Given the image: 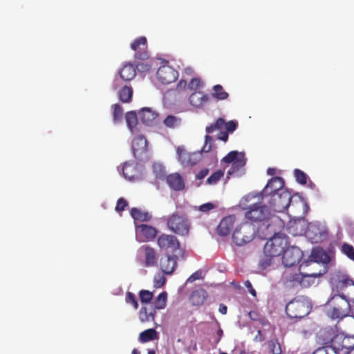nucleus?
I'll use <instances>...</instances> for the list:
<instances>
[{"label":"nucleus","instance_id":"nucleus-1","mask_svg":"<svg viewBox=\"0 0 354 354\" xmlns=\"http://www.w3.org/2000/svg\"><path fill=\"white\" fill-rule=\"evenodd\" d=\"M310 310V301L307 297L304 296L295 297L286 306V313L292 319H301L308 315Z\"/></svg>","mask_w":354,"mask_h":354},{"label":"nucleus","instance_id":"nucleus-2","mask_svg":"<svg viewBox=\"0 0 354 354\" xmlns=\"http://www.w3.org/2000/svg\"><path fill=\"white\" fill-rule=\"evenodd\" d=\"M167 227L180 236H187L189 233L191 223L185 214L173 213L167 219Z\"/></svg>","mask_w":354,"mask_h":354},{"label":"nucleus","instance_id":"nucleus-3","mask_svg":"<svg viewBox=\"0 0 354 354\" xmlns=\"http://www.w3.org/2000/svg\"><path fill=\"white\" fill-rule=\"evenodd\" d=\"M256 230L254 226L248 222H244L238 225L233 234L232 240L239 246L250 242L254 237Z\"/></svg>","mask_w":354,"mask_h":354},{"label":"nucleus","instance_id":"nucleus-4","mask_svg":"<svg viewBox=\"0 0 354 354\" xmlns=\"http://www.w3.org/2000/svg\"><path fill=\"white\" fill-rule=\"evenodd\" d=\"M333 301L334 306L333 307L330 316L332 319H339L336 326L339 329L342 330V324L344 322L343 319L348 317L351 310L350 304H348L346 299L341 298V297L338 295L333 297Z\"/></svg>","mask_w":354,"mask_h":354},{"label":"nucleus","instance_id":"nucleus-5","mask_svg":"<svg viewBox=\"0 0 354 354\" xmlns=\"http://www.w3.org/2000/svg\"><path fill=\"white\" fill-rule=\"evenodd\" d=\"M287 244L288 240L286 236H274L265 244L263 254L279 257L283 253Z\"/></svg>","mask_w":354,"mask_h":354},{"label":"nucleus","instance_id":"nucleus-6","mask_svg":"<svg viewBox=\"0 0 354 354\" xmlns=\"http://www.w3.org/2000/svg\"><path fill=\"white\" fill-rule=\"evenodd\" d=\"M281 227V221L277 217L272 218L263 222L259 227V236L261 239L268 240L274 236H283L279 234Z\"/></svg>","mask_w":354,"mask_h":354},{"label":"nucleus","instance_id":"nucleus-7","mask_svg":"<svg viewBox=\"0 0 354 354\" xmlns=\"http://www.w3.org/2000/svg\"><path fill=\"white\" fill-rule=\"evenodd\" d=\"M246 158L243 152H238L232 151L229 152L222 159V162L225 163H232L231 168L227 171V174L231 176L238 173L246 163Z\"/></svg>","mask_w":354,"mask_h":354},{"label":"nucleus","instance_id":"nucleus-8","mask_svg":"<svg viewBox=\"0 0 354 354\" xmlns=\"http://www.w3.org/2000/svg\"><path fill=\"white\" fill-rule=\"evenodd\" d=\"M292 196L288 190H281L279 193H274L270 196L269 204L276 212H283L290 205Z\"/></svg>","mask_w":354,"mask_h":354},{"label":"nucleus","instance_id":"nucleus-9","mask_svg":"<svg viewBox=\"0 0 354 354\" xmlns=\"http://www.w3.org/2000/svg\"><path fill=\"white\" fill-rule=\"evenodd\" d=\"M157 244L160 249L170 251L172 254L182 253L180 242L174 235L162 234L157 239Z\"/></svg>","mask_w":354,"mask_h":354},{"label":"nucleus","instance_id":"nucleus-10","mask_svg":"<svg viewBox=\"0 0 354 354\" xmlns=\"http://www.w3.org/2000/svg\"><path fill=\"white\" fill-rule=\"evenodd\" d=\"M270 212L267 207L261 206L259 203L250 206L245 213V218L252 222L263 221L268 218Z\"/></svg>","mask_w":354,"mask_h":354},{"label":"nucleus","instance_id":"nucleus-11","mask_svg":"<svg viewBox=\"0 0 354 354\" xmlns=\"http://www.w3.org/2000/svg\"><path fill=\"white\" fill-rule=\"evenodd\" d=\"M303 257L302 251L296 246L287 248L282 257V262L286 267H292L299 263Z\"/></svg>","mask_w":354,"mask_h":354},{"label":"nucleus","instance_id":"nucleus-12","mask_svg":"<svg viewBox=\"0 0 354 354\" xmlns=\"http://www.w3.org/2000/svg\"><path fill=\"white\" fill-rule=\"evenodd\" d=\"M321 274L310 273L307 274H302L300 272L295 273H287L284 277L285 284L288 287H295L300 286L301 287H307L309 286L308 283H306V278L308 277H316Z\"/></svg>","mask_w":354,"mask_h":354},{"label":"nucleus","instance_id":"nucleus-13","mask_svg":"<svg viewBox=\"0 0 354 354\" xmlns=\"http://www.w3.org/2000/svg\"><path fill=\"white\" fill-rule=\"evenodd\" d=\"M178 73L169 65L161 66L156 72L158 80L162 84H169L176 80Z\"/></svg>","mask_w":354,"mask_h":354},{"label":"nucleus","instance_id":"nucleus-14","mask_svg":"<svg viewBox=\"0 0 354 354\" xmlns=\"http://www.w3.org/2000/svg\"><path fill=\"white\" fill-rule=\"evenodd\" d=\"M132 150L134 157L143 160L147 158V140L142 136H136L132 142Z\"/></svg>","mask_w":354,"mask_h":354},{"label":"nucleus","instance_id":"nucleus-15","mask_svg":"<svg viewBox=\"0 0 354 354\" xmlns=\"http://www.w3.org/2000/svg\"><path fill=\"white\" fill-rule=\"evenodd\" d=\"M238 127V122L236 120H230L227 122L222 118H218L216 122L206 127V132L212 133L216 130H222L223 128L228 133L234 132Z\"/></svg>","mask_w":354,"mask_h":354},{"label":"nucleus","instance_id":"nucleus-16","mask_svg":"<svg viewBox=\"0 0 354 354\" xmlns=\"http://www.w3.org/2000/svg\"><path fill=\"white\" fill-rule=\"evenodd\" d=\"M147 38L140 37L135 39L131 44V48L136 52L135 57L138 59L145 61L148 59L149 55L147 49Z\"/></svg>","mask_w":354,"mask_h":354},{"label":"nucleus","instance_id":"nucleus-17","mask_svg":"<svg viewBox=\"0 0 354 354\" xmlns=\"http://www.w3.org/2000/svg\"><path fill=\"white\" fill-rule=\"evenodd\" d=\"M122 170L123 176L129 181H136L141 178V170L136 162H124Z\"/></svg>","mask_w":354,"mask_h":354},{"label":"nucleus","instance_id":"nucleus-18","mask_svg":"<svg viewBox=\"0 0 354 354\" xmlns=\"http://www.w3.org/2000/svg\"><path fill=\"white\" fill-rule=\"evenodd\" d=\"M139 251L144 254L145 267H155L158 265V255L156 250L148 245L141 246Z\"/></svg>","mask_w":354,"mask_h":354},{"label":"nucleus","instance_id":"nucleus-19","mask_svg":"<svg viewBox=\"0 0 354 354\" xmlns=\"http://www.w3.org/2000/svg\"><path fill=\"white\" fill-rule=\"evenodd\" d=\"M283 186L284 181L282 178L278 176L272 178L263 189L261 193L262 197L272 196L274 193H279L281 190H285Z\"/></svg>","mask_w":354,"mask_h":354},{"label":"nucleus","instance_id":"nucleus-20","mask_svg":"<svg viewBox=\"0 0 354 354\" xmlns=\"http://www.w3.org/2000/svg\"><path fill=\"white\" fill-rule=\"evenodd\" d=\"M178 254H166L160 260V268L166 274H171L177 266Z\"/></svg>","mask_w":354,"mask_h":354},{"label":"nucleus","instance_id":"nucleus-21","mask_svg":"<svg viewBox=\"0 0 354 354\" xmlns=\"http://www.w3.org/2000/svg\"><path fill=\"white\" fill-rule=\"evenodd\" d=\"M136 232L141 236L140 241L148 242L153 241L158 234V230L151 225L140 224L136 225Z\"/></svg>","mask_w":354,"mask_h":354},{"label":"nucleus","instance_id":"nucleus-22","mask_svg":"<svg viewBox=\"0 0 354 354\" xmlns=\"http://www.w3.org/2000/svg\"><path fill=\"white\" fill-rule=\"evenodd\" d=\"M339 287L343 292L338 296L346 299L348 304L354 303V281L348 278H343L339 281Z\"/></svg>","mask_w":354,"mask_h":354},{"label":"nucleus","instance_id":"nucleus-23","mask_svg":"<svg viewBox=\"0 0 354 354\" xmlns=\"http://www.w3.org/2000/svg\"><path fill=\"white\" fill-rule=\"evenodd\" d=\"M177 153L179 161L185 167L194 165L199 161L200 157L198 153L187 152L182 147L177 148Z\"/></svg>","mask_w":354,"mask_h":354},{"label":"nucleus","instance_id":"nucleus-24","mask_svg":"<svg viewBox=\"0 0 354 354\" xmlns=\"http://www.w3.org/2000/svg\"><path fill=\"white\" fill-rule=\"evenodd\" d=\"M236 221V217L234 215H229L224 217L219 223L217 227L218 234L225 236L230 234L234 223Z\"/></svg>","mask_w":354,"mask_h":354},{"label":"nucleus","instance_id":"nucleus-25","mask_svg":"<svg viewBox=\"0 0 354 354\" xmlns=\"http://www.w3.org/2000/svg\"><path fill=\"white\" fill-rule=\"evenodd\" d=\"M139 116L142 123L151 126L156 123L158 113L150 108H143L140 110Z\"/></svg>","mask_w":354,"mask_h":354},{"label":"nucleus","instance_id":"nucleus-26","mask_svg":"<svg viewBox=\"0 0 354 354\" xmlns=\"http://www.w3.org/2000/svg\"><path fill=\"white\" fill-rule=\"evenodd\" d=\"M169 187L175 191H181L185 188V183L178 173L171 174L167 176Z\"/></svg>","mask_w":354,"mask_h":354},{"label":"nucleus","instance_id":"nucleus-27","mask_svg":"<svg viewBox=\"0 0 354 354\" xmlns=\"http://www.w3.org/2000/svg\"><path fill=\"white\" fill-rule=\"evenodd\" d=\"M209 100V97L207 94L201 91L193 92L189 98V103L192 106L196 108L203 106Z\"/></svg>","mask_w":354,"mask_h":354},{"label":"nucleus","instance_id":"nucleus-28","mask_svg":"<svg viewBox=\"0 0 354 354\" xmlns=\"http://www.w3.org/2000/svg\"><path fill=\"white\" fill-rule=\"evenodd\" d=\"M208 297L207 291L203 288L192 292L190 296V301L194 306H201L206 301Z\"/></svg>","mask_w":354,"mask_h":354},{"label":"nucleus","instance_id":"nucleus-29","mask_svg":"<svg viewBox=\"0 0 354 354\" xmlns=\"http://www.w3.org/2000/svg\"><path fill=\"white\" fill-rule=\"evenodd\" d=\"M341 340L344 341L342 336L338 335H334L330 338V344L332 348L319 350V353L320 354H329L330 353L332 354H337V353L335 351V349L342 350L346 347V346H344L343 344H339V342Z\"/></svg>","mask_w":354,"mask_h":354},{"label":"nucleus","instance_id":"nucleus-30","mask_svg":"<svg viewBox=\"0 0 354 354\" xmlns=\"http://www.w3.org/2000/svg\"><path fill=\"white\" fill-rule=\"evenodd\" d=\"M121 79L124 81H130L136 75V68L130 63L125 64L119 72Z\"/></svg>","mask_w":354,"mask_h":354},{"label":"nucleus","instance_id":"nucleus-31","mask_svg":"<svg viewBox=\"0 0 354 354\" xmlns=\"http://www.w3.org/2000/svg\"><path fill=\"white\" fill-rule=\"evenodd\" d=\"M130 214L135 221L141 222L149 221L152 218V216L149 212L142 211L137 207L131 208Z\"/></svg>","mask_w":354,"mask_h":354},{"label":"nucleus","instance_id":"nucleus-32","mask_svg":"<svg viewBox=\"0 0 354 354\" xmlns=\"http://www.w3.org/2000/svg\"><path fill=\"white\" fill-rule=\"evenodd\" d=\"M267 347L271 354H282L283 351L279 339L272 338L267 342Z\"/></svg>","mask_w":354,"mask_h":354},{"label":"nucleus","instance_id":"nucleus-33","mask_svg":"<svg viewBox=\"0 0 354 354\" xmlns=\"http://www.w3.org/2000/svg\"><path fill=\"white\" fill-rule=\"evenodd\" d=\"M133 89L131 87L124 86L119 91V99L123 103H129L131 101Z\"/></svg>","mask_w":354,"mask_h":354},{"label":"nucleus","instance_id":"nucleus-34","mask_svg":"<svg viewBox=\"0 0 354 354\" xmlns=\"http://www.w3.org/2000/svg\"><path fill=\"white\" fill-rule=\"evenodd\" d=\"M157 337V333L155 329L150 328L141 332L139 335V342L145 343L155 339Z\"/></svg>","mask_w":354,"mask_h":354},{"label":"nucleus","instance_id":"nucleus-35","mask_svg":"<svg viewBox=\"0 0 354 354\" xmlns=\"http://www.w3.org/2000/svg\"><path fill=\"white\" fill-rule=\"evenodd\" d=\"M156 313L155 309L148 312L147 307H142L139 312V318L142 322H149L151 319L153 320Z\"/></svg>","mask_w":354,"mask_h":354},{"label":"nucleus","instance_id":"nucleus-36","mask_svg":"<svg viewBox=\"0 0 354 354\" xmlns=\"http://www.w3.org/2000/svg\"><path fill=\"white\" fill-rule=\"evenodd\" d=\"M125 118L128 127L133 132L138 124L136 113L135 111H129L126 113Z\"/></svg>","mask_w":354,"mask_h":354},{"label":"nucleus","instance_id":"nucleus-37","mask_svg":"<svg viewBox=\"0 0 354 354\" xmlns=\"http://www.w3.org/2000/svg\"><path fill=\"white\" fill-rule=\"evenodd\" d=\"M212 96L218 100H224L228 97L229 94L224 91L221 85L216 84L213 86Z\"/></svg>","mask_w":354,"mask_h":354},{"label":"nucleus","instance_id":"nucleus-38","mask_svg":"<svg viewBox=\"0 0 354 354\" xmlns=\"http://www.w3.org/2000/svg\"><path fill=\"white\" fill-rule=\"evenodd\" d=\"M181 119L178 117L169 115H167L164 121V124L169 128H176L180 124Z\"/></svg>","mask_w":354,"mask_h":354},{"label":"nucleus","instance_id":"nucleus-39","mask_svg":"<svg viewBox=\"0 0 354 354\" xmlns=\"http://www.w3.org/2000/svg\"><path fill=\"white\" fill-rule=\"evenodd\" d=\"M167 299V293L166 292H161L156 299L154 305L156 309H163L166 306Z\"/></svg>","mask_w":354,"mask_h":354},{"label":"nucleus","instance_id":"nucleus-40","mask_svg":"<svg viewBox=\"0 0 354 354\" xmlns=\"http://www.w3.org/2000/svg\"><path fill=\"white\" fill-rule=\"evenodd\" d=\"M341 252L354 261V248L353 245L347 243H344L341 247Z\"/></svg>","mask_w":354,"mask_h":354},{"label":"nucleus","instance_id":"nucleus-41","mask_svg":"<svg viewBox=\"0 0 354 354\" xmlns=\"http://www.w3.org/2000/svg\"><path fill=\"white\" fill-rule=\"evenodd\" d=\"M113 119L115 122L121 120L123 116V109L122 106L118 104L113 105Z\"/></svg>","mask_w":354,"mask_h":354},{"label":"nucleus","instance_id":"nucleus-42","mask_svg":"<svg viewBox=\"0 0 354 354\" xmlns=\"http://www.w3.org/2000/svg\"><path fill=\"white\" fill-rule=\"evenodd\" d=\"M275 257L264 254V256L261 259L259 266L262 269H267L273 264V260Z\"/></svg>","mask_w":354,"mask_h":354},{"label":"nucleus","instance_id":"nucleus-43","mask_svg":"<svg viewBox=\"0 0 354 354\" xmlns=\"http://www.w3.org/2000/svg\"><path fill=\"white\" fill-rule=\"evenodd\" d=\"M224 172L219 169L215 172H214L207 179V183L209 185H215L216 184L219 180L223 176Z\"/></svg>","mask_w":354,"mask_h":354},{"label":"nucleus","instance_id":"nucleus-44","mask_svg":"<svg viewBox=\"0 0 354 354\" xmlns=\"http://www.w3.org/2000/svg\"><path fill=\"white\" fill-rule=\"evenodd\" d=\"M295 177L297 183L301 185H305L307 182V175L299 169H295L294 171Z\"/></svg>","mask_w":354,"mask_h":354},{"label":"nucleus","instance_id":"nucleus-45","mask_svg":"<svg viewBox=\"0 0 354 354\" xmlns=\"http://www.w3.org/2000/svg\"><path fill=\"white\" fill-rule=\"evenodd\" d=\"M153 292L146 290H142L139 292V297L142 303H149L153 298Z\"/></svg>","mask_w":354,"mask_h":354},{"label":"nucleus","instance_id":"nucleus-46","mask_svg":"<svg viewBox=\"0 0 354 354\" xmlns=\"http://www.w3.org/2000/svg\"><path fill=\"white\" fill-rule=\"evenodd\" d=\"M125 301L127 304H130L135 309L138 308V303L136 299V295L131 292H127L125 297Z\"/></svg>","mask_w":354,"mask_h":354},{"label":"nucleus","instance_id":"nucleus-47","mask_svg":"<svg viewBox=\"0 0 354 354\" xmlns=\"http://www.w3.org/2000/svg\"><path fill=\"white\" fill-rule=\"evenodd\" d=\"M166 282V278L162 274H156L153 279V286L156 288H160L162 287Z\"/></svg>","mask_w":354,"mask_h":354},{"label":"nucleus","instance_id":"nucleus-48","mask_svg":"<svg viewBox=\"0 0 354 354\" xmlns=\"http://www.w3.org/2000/svg\"><path fill=\"white\" fill-rule=\"evenodd\" d=\"M326 256V254L322 249H313L311 253V257L315 262H318L321 260L322 256Z\"/></svg>","mask_w":354,"mask_h":354},{"label":"nucleus","instance_id":"nucleus-49","mask_svg":"<svg viewBox=\"0 0 354 354\" xmlns=\"http://www.w3.org/2000/svg\"><path fill=\"white\" fill-rule=\"evenodd\" d=\"M201 80L198 77H192L189 83L188 84V88L189 90H197L201 86Z\"/></svg>","mask_w":354,"mask_h":354},{"label":"nucleus","instance_id":"nucleus-50","mask_svg":"<svg viewBox=\"0 0 354 354\" xmlns=\"http://www.w3.org/2000/svg\"><path fill=\"white\" fill-rule=\"evenodd\" d=\"M128 205V202L127 200H125L124 198H120L118 201L115 206V211L118 212H122L124 210L125 207Z\"/></svg>","mask_w":354,"mask_h":354},{"label":"nucleus","instance_id":"nucleus-51","mask_svg":"<svg viewBox=\"0 0 354 354\" xmlns=\"http://www.w3.org/2000/svg\"><path fill=\"white\" fill-rule=\"evenodd\" d=\"M151 68V64L147 62L138 63L136 66L137 70L140 73H147L150 71Z\"/></svg>","mask_w":354,"mask_h":354},{"label":"nucleus","instance_id":"nucleus-52","mask_svg":"<svg viewBox=\"0 0 354 354\" xmlns=\"http://www.w3.org/2000/svg\"><path fill=\"white\" fill-rule=\"evenodd\" d=\"M212 138L209 135H206L205 137V145L202 148V151L205 153L209 152L212 149Z\"/></svg>","mask_w":354,"mask_h":354},{"label":"nucleus","instance_id":"nucleus-53","mask_svg":"<svg viewBox=\"0 0 354 354\" xmlns=\"http://www.w3.org/2000/svg\"><path fill=\"white\" fill-rule=\"evenodd\" d=\"M216 207L215 205L212 203H206L199 206L198 209L205 213H208Z\"/></svg>","mask_w":354,"mask_h":354},{"label":"nucleus","instance_id":"nucleus-54","mask_svg":"<svg viewBox=\"0 0 354 354\" xmlns=\"http://www.w3.org/2000/svg\"><path fill=\"white\" fill-rule=\"evenodd\" d=\"M201 279H202V271L197 270L187 279V283H193L194 281Z\"/></svg>","mask_w":354,"mask_h":354},{"label":"nucleus","instance_id":"nucleus-55","mask_svg":"<svg viewBox=\"0 0 354 354\" xmlns=\"http://www.w3.org/2000/svg\"><path fill=\"white\" fill-rule=\"evenodd\" d=\"M219 133L217 134V139L222 140L223 142H227L228 140V132L223 131L222 130H218Z\"/></svg>","mask_w":354,"mask_h":354},{"label":"nucleus","instance_id":"nucleus-56","mask_svg":"<svg viewBox=\"0 0 354 354\" xmlns=\"http://www.w3.org/2000/svg\"><path fill=\"white\" fill-rule=\"evenodd\" d=\"M244 285L248 288L249 292L253 297H256L257 292H256V290L252 287V285L251 282L250 281L247 280V281H245Z\"/></svg>","mask_w":354,"mask_h":354},{"label":"nucleus","instance_id":"nucleus-57","mask_svg":"<svg viewBox=\"0 0 354 354\" xmlns=\"http://www.w3.org/2000/svg\"><path fill=\"white\" fill-rule=\"evenodd\" d=\"M188 88L187 82L184 78L180 80L177 84L176 89L178 91L185 90L186 88Z\"/></svg>","mask_w":354,"mask_h":354},{"label":"nucleus","instance_id":"nucleus-58","mask_svg":"<svg viewBox=\"0 0 354 354\" xmlns=\"http://www.w3.org/2000/svg\"><path fill=\"white\" fill-rule=\"evenodd\" d=\"M209 174V169L204 168L201 169L196 176V178L201 180L203 179Z\"/></svg>","mask_w":354,"mask_h":354},{"label":"nucleus","instance_id":"nucleus-59","mask_svg":"<svg viewBox=\"0 0 354 354\" xmlns=\"http://www.w3.org/2000/svg\"><path fill=\"white\" fill-rule=\"evenodd\" d=\"M194 71L192 68H190V67L185 68L183 72V78L192 77L194 74Z\"/></svg>","mask_w":354,"mask_h":354},{"label":"nucleus","instance_id":"nucleus-60","mask_svg":"<svg viewBox=\"0 0 354 354\" xmlns=\"http://www.w3.org/2000/svg\"><path fill=\"white\" fill-rule=\"evenodd\" d=\"M248 316L252 320L258 321V319L259 318V317H259L258 314L255 311H250L248 313Z\"/></svg>","mask_w":354,"mask_h":354},{"label":"nucleus","instance_id":"nucleus-61","mask_svg":"<svg viewBox=\"0 0 354 354\" xmlns=\"http://www.w3.org/2000/svg\"><path fill=\"white\" fill-rule=\"evenodd\" d=\"M218 310L221 314L225 315L227 313V308L225 305L221 304Z\"/></svg>","mask_w":354,"mask_h":354},{"label":"nucleus","instance_id":"nucleus-62","mask_svg":"<svg viewBox=\"0 0 354 354\" xmlns=\"http://www.w3.org/2000/svg\"><path fill=\"white\" fill-rule=\"evenodd\" d=\"M259 322L262 324L263 326H266L268 324V322L267 319H266L264 317H259L258 319Z\"/></svg>","mask_w":354,"mask_h":354},{"label":"nucleus","instance_id":"nucleus-63","mask_svg":"<svg viewBox=\"0 0 354 354\" xmlns=\"http://www.w3.org/2000/svg\"><path fill=\"white\" fill-rule=\"evenodd\" d=\"M353 321H354V319H353V318H349V319L346 321V324H346V325H344V328H350V326H350V324H351L350 322H353Z\"/></svg>","mask_w":354,"mask_h":354},{"label":"nucleus","instance_id":"nucleus-64","mask_svg":"<svg viewBox=\"0 0 354 354\" xmlns=\"http://www.w3.org/2000/svg\"><path fill=\"white\" fill-rule=\"evenodd\" d=\"M131 353L132 354H140V351L137 348H133Z\"/></svg>","mask_w":354,"mask_h":354}]
</instances>
